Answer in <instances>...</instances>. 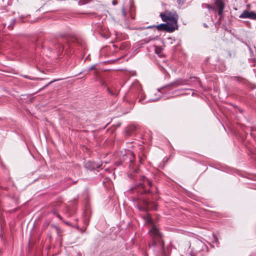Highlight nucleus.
<instances>
[{
    "instance_id": "22",
    "label": "nucleus",
    "mask_w": 256,
    "mask_h": 256,
    "mask_svg": "<svg viewBox=\"0 0 256 256\" xmlns=\"http://www.w3.org/2000/svg\"><path fill=\"white\" fill-rule=\"evenodd\" d=\"M148 192H150V191H148V192H147L146 190H144V194H146V193H148Z\"/></svg>"
},
{
    "instance_id": "1",
    "label": "nucleus",
    "mask_w": 256,
    "mask_h": 256,
    "mask_svg": "<svg viewBox=\"0 0 256 256\" xmlns=\"http://www.w3.org/2000/svg\"><path fill=\"white\" fill-rule=\"evenodd\" d=\"M149 230L152 240L149 244L150 246H160L163 248L164 243L162 240V235L160 232L159 229L155 225H152Z\"/></svg>"
},
{
    "instance_id": "3",
    "label": "nucleus",
    "mask_w": 256,
    "mask_h": 256,
    "mask_svg": "<svg viewBox=\"0 0 256 256\" xmlns=\"http://www.w3.org/2000/svg\"><path fill=\"white\" fill-rule=\"evenodd\" d=\"M240 18H250L256 20V12L254 11L244 10L239 16Z\"/></svg>"
},
{
    "instance_id": "2",
    "label": "nucleus",
    "mask_w": 256,
    "mask_h": 256,
    "mask_svg": "<svg viewBox=\"0 0 256 256\" xmlns=\"http://www.w3.org/2000/svg\"><path fill=\"white\" fill-rule=\"evenodd\" d=\"M160 16L163 22H168L170 26H172L174 30L178 28V16L176 11L166 10L160 13Z\"/></svg>"
},
{
    "instance_id": "26",
    "label": "nucleus",
    "mask_w": 256,
    "mask_h": 256,
    "mask_svg": "<svg viewBox=\"0 0 256 256\" xmlns=\"http://www.w3.org/2000/svg\"><path fill=\"white\" fill-rule=\"evenodd\" d=\"M204 25L206 27H207V26L206 24H204Z\"/></svg>"
},
{
    "instance_id": "27",
    "label": "nucleus",
    "mask_w": 256,
    "mask_h": 256,
    "mask_svg": "<svg viewBox=\"0 0 256 256\" xmlns=\"http://www.w3.org/2000/svg\"><path fill=\"white\" fill-rule=\"evenodd\" d=\"M24 77L26 78H28V76H25Z\"/></svg>"
},
{
    "instance_id": "10",
    "label": "nucleus",
    "mask_w": 256,
    "mask_h": 256,
    "mask_svg": "<svg viewBox=\"0 0 256 256\" xmlns=\"http://www.w3.org/2000/svg\"><path fill=\"white\" fill-rule=\"evenodd\" d=\"M126 155L132 157V158H130V162H132L133 160L134 159V152L132 151L129 150L126 152Z\"/></svg>"
},
{
    "instance_id": "23",
    "label": "nucleus",
    "mask_w": 256,
    "mask_h": 256,
    "mask_svg": "<svg viewBox=\"0 0 256 256\" xmlns=\"http://www.w3.org/2000/svg\"><path fill=\"white\" fill-rule=\"evenodd\" d=\"M108 92H109L111 94H113V93H112V92L110 91V90L108 88Z\"/></svg>"
},
{
    "instance_id": "5",
    "label": "nucleus",
    "mask_w": 256,
    "mask_h": 256,
    "mask_svg": "<svg viewBox=\"0 0 256 256\" xmlns=\"http://www.w3.org/2000/svg\"><path fill=\"white\" fill-rule=\"evenodd\" d=\"M186 82V80H182V79H178L176 80L175 82L170 83V84L165 86L164 87V88L170 87L171 88H176L180 86H182Z\"/></svg>"
},
{
    "instance_id": "14",
    "label": "nucleus",
    "mask_w": 256,
    "mask_h": 256,
    "mask_svg": "<svg viewBox=\"0 0 256 256\" xmlns=\"http://www.w3.org/2000/svg\"><path fill=\"white\" fill-rule=\"evenodd\" d=\"M138 208L140 210H141V211H146L147 210V208H144L142 206H138Z\"/></svg>"
},
{
    "instance_id": "13",
    "label": "nucleus",
    "mask_w": 256,
    "mask_h": 256,
    "mask_svg": "<svg viewBox=\"0 0 256 256\" xmlns=\"http://www.w3.org/2000/svg\"><path fill=\"white\" fill-rule=\"evenodd\" d=\"M122 14L124 18H126V10L125 8H123L122 9Z\"/></svg>"
},
{
    "instance_id": "24",
    "label": "nucleus",
    "mask_w": 256,
    "mask_h": 256,
    "mask_svg": "<svg viewBox=\"0 0 256 256\" xmlns=\"http://www.w3.org/2000/svg\"><path fill=\"white\" fill-rule=\"evenodd\" d=\"M144 203L146 204V206H148V201H145V202H144Z\"/></svg>"
},
{
    "instance_id": "8",
    "label": "nucleus",
    "mask_w": 256,
    "mask_h": 256,
    "mask_svg": "<svg viewBox=\"0 0 256 256\" xmlns=\"http://www.w3.org/2000/svg\"><path fill=\"white\" fill-rule=\"evenodd\" d=\"M144 219L145 220L146 222L148 224H149L152 226V225H154V222L151 216L149 214H147L146 216L144 217Z\"/></svg>"
},
{
    "instance_id": "19",
    "label": "nucleus",
    "mask_w": 256,
    "mask_h": 256,
    "mask_svg": "<svg viewBox=\"0 0 256 256\" xmlns=\"http://www.w3.org/2000/svg\"><path fill=\"white\" fill-rule=\"evenodd\" d=\"M62 204L61 202H56V204L54 205V206H60Z\"/></svg>"
},
{
    "instance_id": "11",
    "label": "nucleus",
    "mask_w": 256,
    "mask_h": 256,
    "mask_svg": "<svg viewBox=\"0 0 256 256\" xmlns=\"http://www.w3.org/2000/svg\"><path fill=\"white\" fill-rule=\"evenodd\" d=\"M231 78L232 80L239 82H242L243 81V78L239 76H232Z\"/></svg>"
},
{
    "instance_id": "6",
    "label": "nucleus",
    "mask_w": 256,
    "mask_h": 256,
    "mask_svg": "<svg viewBox=\"0 0 256 256\" xmlns=\"http://www.w3.org/2000/svg\"><path fill=\"white\" fill-rule=\"evenodd\" d=\"M215 4L218 8V15L221 16L222 14L223 10L224 8V4L222 0H216Z\"/></svg>"
},
{
    "instance_id": "4",
    "label": "nucleus",
    "mask_w": 256,
    "mask_h": 256,
    "mask_svg": "<svg viewBox=\"0 0 256 256\" xmlns=\"http://www.w3.org/2000/svg\"><path fill=\"white\" fill-rule=\"evenodd\" d=\"M156 28L158 30H164L169 32H172L176 30L172 26H170L168 22L158 25L156 26Z\"/></svg>"
},
{
    "instance_id": "12",
    "label": "nucleus",
    "mask_w": 256,
    "mask_h": 256,
    "mask_svg": "<svg viewBox=\"0 0 256 256\" xmlns=\"http://www.w3.org/2000/svg\"><path fill=\"white\" fill-rule=\"evenodd\" d=\"M91 164H92V163L90 162H88L85 164V167L90 170H94V167L91 166Z\"/></svg>"
},
{
    "instance_id": "20",
    "label": "nucleus",
    "mask_w": 256,
    "mask_h": 256,
    "mask_svg": "<svg viewBox=\"0 0 256 256\" xmlns=\"http://www.w3.org/2000/svg\"><path fill=\"white\" fill-rule=\"evenodd\" d=\"M178 4H183L186 0H177Z\"/></svg>"
},
{
    "instance_id": "7",
    "label": "nucleus",
    "mask_w": 256,
    "mask_h": 256,
    "mask_svg": "<svg viewBox=\"0 0 256 256\" xmlns=\"http://www.w3.org/2000/svg\"><path fill=\"white\" fill-rule=\"evenodd\" d=\"M142 183H140V185L142 186V188H144V183H146L150 187H152V183L151 180H150L146 178L145 176H142Z\"/></svg>"
},
{
    "instance_id": "25",
    "label": "nucleus",
    "mask_w": 256,
    "mask_h": 256,
    "mask_svg": "<svg viewBox=\"0 0 256 256\" xmlns=\"http://www.w3.org/2000/svg\"><path fill=\"white\" fill-rule=\"evenodd\" d=\"M61 36V37H64V35H62V36Z\"/></svg>"
},
{
    "instance_id": "21",
    "label": "nucleus",
    "mask_w": 256,
    "mask_h": 256,
    "mask_svg": "<svg viewBox=\"0 0 256 256\" xmlns=\"http://www.w3.org/2000/svg\"><path fill=\"white\" fill-rule=\"evenodd\" d=\"M8 28H10V29H12V28H13V27H12V26H10V24H8Z\"/></svg>"
},
{
    "instance_id": "15",
    "label": "nucleus",
    "mask_w": 256,
    "mask_h": 256,
    "mask_svg": "<svg viewBox=\"0 0 256 256\" xmlns=\"http://www.w3.org/2000/svg\"><path fill=\"white\" fill-rule=\"evenodd\" d=\"M96 69V65H92L89 68L88 72Z\"/></svg>"
},
{
    "instance_id": "17",
    "label": "nucleus",
    "mask_w": 256,
    "mask_h": 256,
    "mask_svg": "<svg viewBox=\"0 0 256 256\" xmlns=\"http://www.w3.org/2000/svg\"><path fill=\"white\" fill-rule=\"evenodd\" d=\"M207 8L209 10H214V6H212L208 4V7Z\"/></svg>"
},
{
    "instance_id": "18",
    "label": "nucleus",
    "mask_w": 256,
    "mask_h": 256,
    "mask_svg": "<svg viewBox=\"0 0 256 256\" xmlns=\"http://www.w3.org/2000/svg\"><path fill=\"white\" fill-rule=\"evenodd\" d=\"M202 8H207L208 7V4H202Z\"/></svg>"
},
{
    "instance_id": "9",
    "label": "nucleus",
    "mask_w": 256,
    "mask_h": 256,
    "mask_svg": "<svg viewBox=\"0 0 256 256\" xmlns=\"http://www.w3.org/2000/svg\"><path fill=\"white\" fill-rule=\"evenodd\" d=\"M137 129V126L136 125L130 126L128 128L126 132L128 134H132L135 130Z\"/></svg>"
},
{
    "instance_id": "16",
    "label": "nucleus",
    "mask_w": 256,
    "mask_h": 256,
    "mask_svg": "<svg viewBox=\"0 0 256 256\" xmlns=\"http://www.w3.org/2000/svg\"><path fill=\"white\" fill-rule=\"evenodd\" d=\"M53 214H54L56 215L60 219H62L61 216L59 214H58L55 210H54Z\"/></svg>"
}]
</instances>
